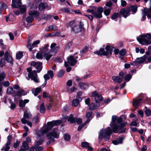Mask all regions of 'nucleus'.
<instances>
[{"instance_id":"obj_1","label":"nucleus","mask_w":151,"mask_h":151,"mask_svg":"<svg viewBox=\"0 0 151 151\" xmlns=\"http://www.w3.org/2000/svg\"><path fill=\"white\" fill-rule=\"evenodd\" d=\"M56 45L55 43H52L50 45L51 49L48 50L49 45H46L42 48L40 52L37 53L36 57H52L55 55L59 49L58 46L55 47Z\"/></svg>"},{"instance_id":"obj_2","label":"nucleus","mask_w":151,"mask_h":151,"mask_svg":"<svg viewBox=\"0 0 151 151\" xmlns=\"http://www.w3.org/2000/svg\"><path fill=\"white\" fill-rule=\"evenodd\" d=\"M122 119L121 117L117 118L116 116L113 115L112 117V121L110 126L113 131L115 133H124L126 128H124L125 124L122 123Z\"/></svg>"},{"instance_id":"obj_3","label":"nucleus","mask_w":151,"mask_h":151,"mask_svg":"<svg viewBox=\"0 0 151 151\" xmlns=\"http://www.w3.org/2000/svg\"><path fill=\"white\" fill-rule=\"evenodd\" d=\"M61 123L62 121L61 120H54L47 122V125L44 126L38 131L37 133L38 136L39 137H42L53 128L54 126L58 125Z\"/></svg>"},{"instance_id":"obj_4","label":"nucleus","mask_w":151,"mask_h":151,"mask_svg":"<svg viewBox=\"0 0 151 151\" xmlns=\"http://www.w3.org/2000/svg\"><path fill=\"white\" fill-rule=\"evenodd\" d=\"M59 135V130L57 128H54L51 132L47 134V137L49 140L47 142V144H50L53 142L55 141L54 139L58 138Z\"/></svg>"},{"instance_id":"obj_5","label":"nucleus","mask_w":151,"mask_h":151,"mask_svg":"<svg viewBox=\"0 0 151 151\" xmlns=\"http://www.w3.org/2000/svg\"><path fill=\"white\" fill-rule=\"evenodd\" d=\"M99 139L101 140L104 139L105 141L108 140L112 133V131L110 127H108L106 129H102L100 130Z\"/></svg>"},{"instance_id":"obj_6","label":"nucleus","mask_w":151,"mask_h":151,"mask_svg":"<svg viewBox=\"0 0 151 151\" xmlns=\"http://www.w3.org/2000/svg\"><path fill=\"white\" fill-rule=\"evenodd\" d=\"M114 47L112 46L109 45L106 46L105 47L106 51H105L104 48H101L99 51H96L94 52L95 54H97L98 56H107L109 54H112Z\"/></svg>"},{"instance_id":"obj_7","label":"nucleus","mask_w":151,"mask_h":151,"mask_svg":"<svg viewBox=\"0 0 151 151\" xmlns=\"http://www.w3.org/2000/svg\"><path fill=\"white\" fill-rule=\"evenodd\" d=\"M32 68V67H30L27 68V71L29 73L28 74V77H27L26 78L28 80H29L30 78L35 83H39V78L37 73V71L34 70L31 72Z\"/></svg>"},{"instance_id":"obj_8","label":"nucleus","mask_w":151,"mask_h":151,"mask_svg":"<svg viewBox=\"0 0 151 151\" xmlns=\"http://www.w3.org/2000/svg\"><path fill=\"white\" fill-rule=\"evenodd\" d=\"M151 39V34L147 33L140 36V38H137L138 41L139 43L143 45L145 44L150 45L151 44V41L150 40Z\"/></svg>"},{"instance_id":"obj_9","label":"nucleus","mask_w":151,"mask_h":151,"mask_svg":"<svg viewBox=\"0 0 151 151\" xmlns=\"http://www.w3.org/2000/svg\"><path fill=\"white\" fill-rule=\"evenodd\" d=\"M28 16L26 18V21L31 23L34 20V17H37L39 15V13L37 11H31L29 12Z\"/></svg>"},{"instance_id":"obj_10","label":"nucleus","mask_w":151,"mask_h":151,"mask_svg":"<svg viewBox=\"0 0 151 151\" xmlns=\"http://www.w3.org/2000/svg\"><path fill=\"white\" fill-rule=\"evenodd\" d=\"M30 64L31 65L33 66L37 70L36 71L37 73H40L42 69V63L41 62L32 61L30 63Z\"/></svg>"},{"instance_id":"obj_11","label":"nucleus","mask_w":151,"mask_h":151,"mask_svg":"<svg viewBox=\"0 0 151 151\" xmlns=\"http://www.w3.org/2000/svg\"><path fill=\"white\" fill-rule=\"evenodd\" d=\"M147 57H138L136 59V60L131 63V65L133 66H136L138 65L139 64L144 62L146 63V60Z\"/></svg>"},{"instance_id":"obj_12","label":"nucleus","mask_w":151,"mask_h":151,"mask_svg":"<svg viewBox=\"0 0 151 151\" xmlns=\"http://www.w3.org/2000/svg\"><path fill=\"white\" fill-rule=\"evenodd\" d=\"M92 97H94L95 101L96 103H99L102 99V96L101 94H99L97 91L93 92L91 94Z\"/></svg>"},{"instance_id":"obj_13","label":"nucleus","mask_w":151,"mask_h":151,"mask_svg":"<svg viewBox=\"0 0 151 151\" xmlns=\"http://www.w3.org/2000/svg\"><path fill=\"white\" fill-rule=\"evenodd\" d=\"M103 11V8L102 7H98L96 11H94V16L96 18H100L102 17V13Z\"/></svg>"},{"instance_id":"obj_14","label":"nucleus","mask_w":151,"mask_h":151,"mask_svg":"<svg viewBox=\"0 0 151 151\" xmlns=\"http://www.w3.org/2000/svg\"><path fill=\"white\" fill-rule=\"evenodd\" d=\"M130 10L128 9H122L119 12V16L122 15L124 17L126 18L129 15Z\"/></svg>"},{"instance_id":"obj_15","label":"nucleus","mask_w":151,"mask_h":151,"mask_svg":"<svg viewBox=\"0 0 151 151\" xmlns=\"http://www.w3.org/2000/svg\"><path fill=\"white\" fill-rule=\"evenodd\" d=\"M22 4L21 0H12V8L13 9L17 8Z\"/></svg>"},{"instance_id":"obj_16","label":"nucleus","mask_w":151,"mask_h":151,"mask_svg":"<svg viewBox=\"0 0 151 151\" xmlns=\"http://www.w3.org/2000/svg\"><path fill=\"white\" fill-rule=\"evenodd\" d=\"M68 63H69L71 66L74 65L77 62V61L74 57H68L67 59Z\"/></svg>"},{"instance_id":"obj_17","label":"nucleus","mask_w":151,"mask_h":151,"mask_svg":"<svg viewBox=\"0 0 151 151\" xmlns=\"http://www.w3.org/2000/svg\"><path fill=\"white\" fill-rule=\"evenodd\" d=\"M81 146L83 147L87 148L89 151H93V148L90 145L89 143L86 142H82L81 143Z\"/></svg>"},{"instance_id":"obj_18","label":"nucleus","mask_w":151,"mask_h":151,"mask_svg":"<svg viewBox=\"0 0 151 151\" xmlns=\"http://www.w3.org/2000/svg\"><path fill=\"white\" fill-rule=\"evenodd\" d=\"M5 76V74L3 72L0 74V96L2 95V84L1 83V82L4 80Z\"/></svg>"},{"instance_id":"obj_19","label":"nucleus","mask_w":151,"mask_h":151,"mask_svg":"<svg viewBox=\"0 0 151 151\" xmlns=\"http://www.w3.org/2000/svg\"><path fill=\"white\" fill-rule=\"evenodd\" d=\"M78 85L81 89L85 90L87 89L89 86L88 83H86L81 82L79 83Z\"/></svg>"},{"instance_id":"obj_20","label":"nucleus","mask_w":151,"mask_h":151,"mask_svg":"<svg viewBox=\"0 0 151 151\" xmlns=\"http://www.w3.org/2000/svg\"><path fill=\"white\" fill-rule=\"evenodd\" d=\"M99 106V103H92L89 106V109L91 110H94L97 109Z\"/></svg>"},{"instance_id":"obj_21","label":"nucleus","mask_w":151,"mask_h":151,"mask_svg":"<svg viewBox=\"0 0 151 151\" xmlns=\"http://www.w3.org/2000/svg\"><path fill=\"white\" fill-rule=\"evenodd\" d=\"M29 148L28 144L24 142L23 143L22 146L21 147V149L23 151H27L28 150Z\"/></svg>"},{"instance_id":"obj_22","label":"nucleus","mask_w":151,"mask_h":151,"mask_svg":"<svg viewBox=\"0 0 151 151\" xmlns=\"http://www.w3.org/2000/svg\"><path fill=\"white\" fill-rule=\"evenodd\" d=\"M92 113L91 112H88L86 114V117L87 119V120L85 122V124H86L89 122L91 119L92 118Z\"/></svg>"},{"instance_id":"obj_23","label":"nucleus","mask_w":151,"mask_h":151,"mask_svg":"<svg viewBox=\"0 0 151 151\" xmlns=\"http://www.w3.org/2000/svg\"><path fill=\"white\" fill-rule=\"evenodd\" d=\"M41 88L39 87L33 88L32 90V93L35 96L37 95L41 91Z\"/></svg>"},{"instance_id":"obj_24","label":"nucleus","mask_w":151,"mask_h":151,"mask_svg":"<svg viewBox=\"0 0 151 151\" xmlns=\"http://www.w3.org/2000/svg\"><path fill=\"white\" fill-rule=\"evenodd\" d=\"M123 138L122 137H119L117 140L112 141L113 143L115 145H117L122 144V143Z\"/></svg>"},{"instance_id":"obj_25","label":"nucleus","mask_w":151,"mask_h":151,"mask_svg":"<svg viewBox=\"0 0 151 151\" xmlns=\"http://www.w3.org/2000/svg\"><path fill=\"white\" fill-rule=\"evenodd\" d=\"M142 99H141L136 100L133 103V105L136 108H137L140 105V103L142 101Z\"/></svg>"},{"instance_id":"obj_26","label":"nucleus","mask_w":151,"mask_h":151,"mask_svg":"<svg viewBox=\"0 0 151 151\" xmlns=\"http://www.w3.org/2000/svg\"><path fill=\"white\" fill-rule=\"evenodd\" d=\"M112 79L113 81L119 83L121 82L122 81V78L118 76H113L112 77Z\"/></svg>"},{"instance_id":"obj_27","label":"nucleus","mask_w":151,"mask_h":151,"mask_svg":"<svg viewBox=\"0 0 151 151\" xmlns=\"http://www.w3.org/2000/svg\"><path fill=\"white\" fill-rule=\"evenodd\" d=\"M32 116V114L29 111H26L24 112L23 117L26 118L27 119H28L31 118Z\"/></svg>"},{"instance_id":"obj_28","label":"nucleus","mask_w":151,"mask_h":151,"mask_svg":"<svg viewBox=\"0 0 151 151\" xmlns=\"http://www.w3.org/2000/svg\"><path fill=\"white\" fill-rule=\"evenodd\" d=\"M68 121L70 122V123H74L76 122V118H74L73 117V115L71 114L68 118Z\"/></svg>"},{"instance_id":"obj_29","label":"nucleus","mask_w":151,"mask_h":151,"mask_svg":"<svg viewBox=\"0 0 151 151\" xmlns=\"http://www.w3.org/2000/svg\"><path fill=\"white\" fill-rule=\"evenodd\" d=\"M11 140L9 139L8 140L7 142L6 145L4 149V151H8L10 149L9 145L10 144Z\"/></svg>"},{"instance_id":"obj_30","label":"nucleus","mask_w":151,"mask_h":151,"mask_svg":"<svg viewBox=\"0 0 151 151\" xmlns=\"http://www.w3.org/2000/svg\"><path fill=\"white\" fill-rule=\"evenodd\" d=\"M6 8L7 6L5 4L0 2V14H1V11L6 9Z\"/></svg>"},{"instance_id":"obj_31","label":"nucleus","mask_w":151,"mask_h":151,"mask_svg":"<svg viewBox=\"0 0 151 151\" xmlns=\"http://www.w3.org/2000/svg\"><path fill=\"white\" fill-rule=\"evenodd\" d=\"M104 13L106 16L109 15L110 13L111 8L107 9V7H105L104 8Z\"/></svg>"},{"instance_id":"obj_32","label":"nucleus","mask_w":151,"mask_h":151,"mask_svg":"<svg viewBox=\"0 0 151 151\" xmlns=\"http://www.w3.org/2000/svg\"><path fill=\"white\" fill-rule=\"evenodd\" d=\"M47 4L46 3H40L39 5V9L40 10L42 11L46 7Z\"/></svg>"},{"instance_id":"obj_33","label":"nucleus","mask_w":151,"mask_h":151,"mask_svg":"<svg viewBox=\"0 0 151 151\" xmlns=\"http://www.w3.org/2000/svg\"><path fill=\"white\" fill-rule=\"evenodd\" d=\"M72 30L76 33H78L81 31V28L78 26H75L72 29Z\"/></svg>"},{"instance_id":"obj_34","label":"nucleus","mask_w":151,"mask_h":151,"mask_svg":"<svg viewBox=\"0 0 151 151\" xmlns=\"http://www.w3.org/2000/svg\"><path fill=\"white\" fill-rule=\"evenodd\" d=\"M45 110L44 106V104L42 103L40 107V112L41 113H44L45 112Z\"/></svg>"},{"instance_id":"obj_35","label":"nucleus","mask_w":151,"mask_h":151,"mask_svg":"<svg viewBox=\"0 0 151 151\" xmlns=\"http://www.w3.org/2000/svg\"><path fill=\"white\" fill-rule=\"evenodd\" d=\"M31 40H29L28 42L27 47L29 49L30 51H31L33 47H32V44L31 45V43L30 42Z\"/></svg>"},{"instance_id":"obj_36","label":"nucleus","mask_w":151,"mask_h":151,"mask_svg":"<svg viewBox=\"0 0 151 151\" xmlns=\"http://www.w3.org/2000/svg\"><path fill=\"white\" fill-rule=\"evenodd\" d=\"M35 150L36 151H40L42 150L43 148L39 145H35L34 146Z\"/></svg>"},{"instance_id":"obj_37","label":"nucleus","mask_w":151,"mask_h":151,"mask_svg":"<svg viewBox=\"0 0 151 151\" xmlns=\"http://www.w3.org/2000/svg\"><path fill=\"white\" fill-rule=\"evenodd\" d=\"M79 103V100L78 99H74L72 101V104L73 106H77Z\"/></svg>"},{"instance_id":"obj_38","label":"nucleus","mask_w":151,"mask_h":151,"mask_svg":"<svg viewBox=\"0 0 151 151\" xmlns=\"http://www.w3.org/2000/svg\"><path fill=\"white\" fill-rule=\"evenodd\" d=\"M57 29V27L55 25H51L49 27V30L51 31L56 30Z\"/></svg>"},{"instance_id":"obj_39","label":"nucleus","mask_w":151,"mask_h":151,"mask_svg":"<svg viewBox=\"0 0 151 151\" xmlns=\"http://www.w3.org/2000/svg\"><path fill=\"white\" fill-rule=\"evenodd\" d=\"M65 66L66 68V71L68 72H69L71 69V67L70 66L68 63L66 61L65 62Z\"/></svg>"},{"instance_id":"obj_40","label":"nucleus","mask_w":151,"mask_h":151,"mask_svg":"<svg viewBox=\"0 0 151 151\" xmlns=\"http://www.w3.org/2000/svg\"><path fill=\"white\" fill-rule=\"evenodd\" d=\"M14 92V90L13 88L11 87H9L7 88V93L9 94H11Z\"/></svg>"},{"instance_id":"obj_41","label":"nucleus","mask_w":151,"mask_h":151,"mask_svg":"<svg viewBox=\"0 0 151 151\" xmlns=\"http://www.w3.org/2000/svg\"><path fill=\"white\" fill-rule=\"evenodd\" d=\"M75 20H73L72 21L70 22H69L67 23V25L68 26H69L71 27L72 29L74 26H75L74 23H75Z\"/></svg>"},{"instance_id":"obj_42","label":"nucleus","mask_w":151,"mask_h":151,"mask_svg":"<svg viewBox=\"0 0 151 151\" xmlns=\"http://www.w3.org/2000/svg\"><path fill=\"white\" fill-rule=\"evenodd\" d=\"M88 50V47L86 46H85L84 47V48L83 49L82 51L81 52V55H82L83 54V53H86L87 52Z\"/></svg>"},{"instance_id":"obj_43","label":"nucleus","mask_w":151,"mask_h":151,"mask_svg":"<svg viewBox=\"0 0 151 151\" xmlns=\"http://www.w3.org/2000/svg\"><path fill=\"white\" fill-rule=\"evenodd\" d=\"M24 91L23 90H21L17 91V95L18 97H21L22 95H24L25 94H23V92Z\"/></svg>"},{"instance_id":"obj_44","label":"nucleus","mask_w":151,"mask_h":151,"mask_svg":"<svg viewBox=\"0 0 151 151\" xmlns=\"http://www.w3.org/2000/svg\"><path fill=\"white\" fill-rule=\"evenodd\" d=\"M132 76L131 74H128L124 78L125 80L126 81H129L131 78Z\"/></svg>"},{"instance_id":"obj_45","label":"nucleus","mask_w":151,"mask_h":151,"mask_svg":"<svg viewBox=\"0 0 151 151\" xmlns=\"http://www.w3.org/2000/svg\"><path fill=\"white\" fill-rule=\"evenodd\" d=\"M129 9L130 10V9ZM130 10L134 13H135L137 10V6L135 5L131 6Z\"/></svg>"},{"instance_id":"obj_46","label":"nucleus","mask_w":151,"mask_h":151,"mask_svg":"<svg viewBox=\"0 0 151 151\" xmlns=\"http://www.w3.org/2000/svg\"><path fill=\"white\" fill-rule=\"evenodd\" d=\"M145 113L147 116H149L151 115V111L149 109H147L145 111Z\"/></svg>"},{"instance_id":"obj_47","label":"nucleus","mask_w":151,"mask_h":151,"mask_svg":"<svg viewBox=\"0 0 151 151\" xmlns=\"http://www.w3.org/2000/svg\"><path fill=\"white\" fill-rule=\"evenodd\" d=\"M20 9L21 13H24L26 11V7L25 5L22 6L21 7Z\"/></svg>"},{"instance_id":"obj_48","label":"nucleus","mask_w":151,"mask_h":151,"mask_svg":"<svg viewBox=\"0 0 151 151\" xmlns=\"http://www.w3.org/2000/svg\"><path fill=\"white\" fill-rule=\"evenodd\" d=\"M24 52L22 51H19L17 52L16 55V57H22L24 56Z\"/></svg>"},{"instance_id":"obj_49","label":"nucleus","mask_w":151,"mask_h":151,"mask_svg":"<svg viewBox=\"0 0 151 151\" xmlns=\"http://www.w3.org/2000/svg\"><path fill=\"white\" fill-rule=\"evenodd\" d=\"M119 15V14L118 13H115L111 16V18L112 19H116L118 18Z\"/></svg>"},{"instance_id":"obj_50","label":"nucleus","mask_w":151,"mask_h":151,"mask_svg":"<svg viewBox=\"0 0 151 151\" xmlns=\"http://www.w3.org/2000/svg\"><path fill=\"white\" fill-rule=\"evenodd\" d=\"M5 59L2 58L1 60L0 65L1 67H3L5 64Z\"/></svg>"},{"instance_id":"obj_51","label":"nucleus","mask_w":151,"mask_h":151,"mask_svg":"<svg viewBox=\"0 0 151 151\" xmlns=\"http://www.w3.org/2000/svg\"><path fill=\"white\" fill-rule=\"evenodd\" d=\"M126 53V51L125 50L123 49L119 52V54L121 56H124Z\"/></svg>"},{"instance_id":"obj_52","label":"nucleus","mask_w":151,"mask_h":151,"mask_svg":"<svg viewBox=\"0 0 151 151\" xmlns=\"http://www.w3.org/2000/svg\"><path fill=\"white\" fill-rule=\"evenodd\" d=\"M65 71L64 70H60L58 74V77H60L64 75Z\"/></svg>"},{"instance_id":"obj_53","label":"nucleus","mask_w":151,"mask_h":151,"mask_svg":"<svg viewBox=\"0 0 151 151\" xmlns=\"http://www.w3.org/2000/svg\"><path fill=\"white\" fill-rule=\"evenodd\" d=\"M6 60L7 62L10 63H12L13 62V59L12 57H6Z\"/></svg>"},{"instance_id":"obj_54","label":"nucleus","mask_w":151,"mask_h":151,"mask_svg":"<svg viewBox=\"0 0 151 151\" xmlns=\"http://www.w3.org/2000/svg\"><path fill=\"white\" fill-rule=\"evenodd\" d=\"M72 43L71 42H68L65 46V49L66 50L69 49L72 46Z\"/></svg>"},{"instance_id":"obj_55","label":"nucleus","mask_w":151,"mask_h":151,"mask_svg":"<svg viewBox=\"0 0 151 151\" xmlns=\"http://www.w3.org/2000/svg\"><path fill=\"white\" fill-rule=\"evenodd\" d=\"M20 142V141H18V140H16V142L14 143V147L15 148H17L19 146Z\"/></svg>"},{"instance_id":"obj_56","label":"nucleus","mask_w":151,"mask_h":151,"mask_svg":"<svg viewBox=\"0 0 151 151\" xmlns=\"http://www.w3.org/2000/svg\"><path fill=\"white\" fill-rule=\"evenodd\" d=\"M64 138L65 140L68 141L70 139V137L69 134H65L64 136Z\"/></svg>"},{"instance_id":"obj_57","label":"nucleus","mask_w":151,"mask_h":151,"mask_svg":"<svg viewBox=\"0 0 151 151\" xmlns=\"http://www.w3.org/2000/svg\"><path fill=\"white\" fill-rule=\"evenodd\" d=\"M47 73L48 75H50L51 78H52L53 77V72L52 70H50L48 71L47 72Z\"/></svg>"},{"instance_id":"obj_58","label":"nucleus","mask_w":151,"mask_h":151,"mask_svg":"<svg viewBox=\"0 0 151 151\" xmlns=\"http://www.w3.org/2000/svg\"><path fill=\"white\" fill-rule=\"evenodd\" d=\"M25 104L23 100H20L19 102V106L21 107H24Z\"/></svg>"},{"instance_id":"obj_59","label":"nucleus","mask_w":151,"mask_h":151,"mask_svg":"<svg viewBox=\"0 0 151 151\" xmlns=\"http://www.w3.org/2000/svg\"><path fill=\"white\" fill-rule=\"evenodd\" d=\"M52 17V16L50 15H45L44 18L45 20H48L50 19Z\"/></svg>"},{"instance_id":"obj_60","label":"nucleus","mask_w":151,"mask_h":151,"mask_svg":"<svg viewBox=\"0 0 151 151\" xmlns=\"http://www.w3.org/2000/svg\"><path fill=\"white\" fill-rule=\"evenodd\" d=\"M43 141L42 140H40L37 141L35 142V145H41L43 143Z\"/></svg>"},{"instance_id":"obj_61","label":"nucleus","mask_w":151,"mask_h":151,"mask_svg":"<svg viewBox=\"0 0 151 151\" xmlns=\"http://www.w3.org/2000/svg\"><path fill=\"white\" fill-rule=\"evenodd\" d=\"M11 106H9V108H10L11 109H15L16 107V106L15 103L11 102L10 103Z\"/></svg>"},{"instance_id":"obj_62","label":"nucleus","mask_w":151,"mask_h":151,"mask_svg":"<svg viewBox=\"0 0 151 151\" xmlns=\"http://www.w3.org/2000/svg\"><path fill=\"white\" fill-rule=\"evenodd\" d=\"M63 61V60L60 57H57L55 60V62L61 63Z\"/></svg>"},{"instance_id":"obj_63","label":"nucleus","mask_w":151,"mask_h":151,"mask_svg":"<svg viewBox=\"0 0 151 151\" xmlns=\"http://www.w3.org/2000/svg\"><path fill=\"white\" fill-rule=\"evenodd\" d=\"M44 78L45 79V81H47V80L50 79V77L47 73L45 74L44 76Z\"/></svg>"},{"instance_id":"obj_64","label":"nucleus","mask_w":151,"mask_h":151,"mask_svg":"<svg viewBox=\"0 0 151 151\" xmlns=\"http://www.w3.org/2000/svg\"><path fill=\"white\" fill-rule=\"evenodd\" d=\"M40 40H37L35 41L32 43V47H34L36 45L40 43Z\"/></svg>"}]
</instances>
